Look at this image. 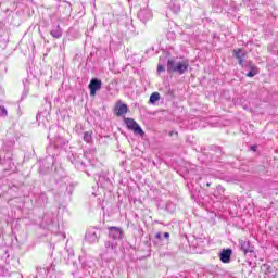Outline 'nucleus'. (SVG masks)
Masks as SVG:
<instances>
[{
	"label": "nucleus",
	"mask_w": 278,
	"mask_h": 278,
	"mask_svg": "<svg viewBox=\"0 0 278 278\" xmlns=\"http://www.w3.org/2000/svg\"><path fill=\"white\" fill-rule=\"evenodd\" d=\"M189 67L190 62H188V60L175 62L174 59H169L167 61V73H178L179 75H184Z\"/></svg>",
	"instance_id": "nucleus-1"
},
{
	"label": "nucleus",
	"mask_w": 278,
	"mask_h": 278,
	"mask_svg": "<svg viewBox=\"0 0 278 278\" xmlns=\"http://www.w3.org/2000/svg\"><path fill=\"white\" fill-rule=\"evenodd\" d=\"M146 7H142L138 12V18L141 23H147V21H151L153 18V12L149 9V0H143Z\"/></svg>",
	"instance_id": "nucleus-2"
},
{
	"label": "nucleus",
	"mask_w": 278,
	"mask_h": 278,
	"mask_svg": "<svg viewBox=\"0 0 278 278\" xmlns=\"http://www.w3.org/2000/svg\"><path fill=\"white\" fill-rule=\"evenodd\" d=\"M124 123L127 126V129H130V131H134V134L144 136V130H142V127H140V125L136 123L134 118L127 117L124 119Z\"/></svg>",
	"instance_id": "nucleus-3"
},
{
	"label": "nucleus",
	"mask_w": 278,
	"mask_h": 278,
	"mask_svg": "<svg viewBox=\"0 0 278 278\" xmlns=\"http://www.w3.org/2000/svg\"><path fill=\"white\" fill-rule=\"evenodd\" d=\"M103 86V81L99 78H92L89 83V90H90V96L94 97L97 94V91Z\"/></svg>",
	"instance_id": "nucleus-4"
},
{
	"label": "nucleus",
	"mask_w": 278,
	"mask_h": 278,
	"mask_svg": "<svg viewBox=\"0 0 278 278\" xmlns=\"http://www.w3.org/2000/svg\"><path fill=\"white\" fill-rule=\"evenodd\" d=\"M226 5H229L228 0H213L212 2L213 12H215L216 14H219V12H223V10H225Z\"/></svg>",
	"instance_id": "nucleus-5"
},
{
	"label": "nucleus",
	"mask_w": 278,
	"mask_h": 278,
	"mask_svg": "<svg viewBox=\"0 0 278 278\" xmlns=\"http://www.w3.org/2000/svg\"><path fill=\"white\" fill-rule=\"evenodd\" d=\"M131 36H136V26L134 23L128 22L124 27V34H122L121 38H131Z\"/></svg>",
	"instance_id": "nucleus-6"
},
{
	"label": "nucleus",
	"mask_w": 278,
	"mask_h": 278,
	"mask_svg": "<svg viewBox=\"0 0 278 278\" xmlns=\"http://www.w3.org/2000/svg\"><path fill=\"white\" fill-rule=\"evenodd\" d=\"M233 251L231 249L222 250L219 254V260L223 264H229L231 262V255Z\"/></svg>",
	"instance_id": "nucleus-7"
},
{
	"label": "nucleus",
	"mask_w": 278,
	"mask_h": 278,
	"mask_svg": "<svg viewBox=\"0 0 278 278\" xmlns=\"http://www.w3.org/2000/svg\"><path fill=\"white\" fill-rule=\"evenodd\" d=\"M109 236L110 238H113V240H121L122 236H123V230H121V228L118 227H110L109 228Z\"/></svg>",
	"instance_id": "nucleus-8"
},
{
	"label": "nucleus",
	"mask_w": 278,
	"mask_h": 278,
	"mask_svg": "<svg viewBox=\"0 0 278 278\" xmlns=\"http://www.w3.org/2000/svg\"><path fill=\"white\" fill-rule=\"evenodd\" d=\"M233 58L238 60V64H244V60L247 59V52H243L242 49H235L232 51Z\"/></svg>",
	"instance_id": "nucleus-9"
},
{
	"label": "nucleus",
	"mask_w": 278,
	"mask_h": 278,
	"mask_svg": "<svg viewBox=\"0 0 278 278\" xmlns=\"http://www.w3.org/2000/svg\"><path fill=\"white\" fill-rule=\"evenodd\" d=\"M86 241L89 242L90 244H94L99 242V236L97 235V231L94 230H89L86 236Z\"/></svg>",
	"instance_id": "nucleus-10"
},
{
	"label": "nucleus",
	"mask_w": 278,
	"mask_h": 278,
	"mask_svg": "<svg viewBox=\"0 0 278 278\" xmlns=\"http://www.w3.org/2000/svg\"><path fill=\"white\" fill-rule=\"evenodd\" d=\"M63 34L64 31L62 30V26H60V24L52 27V29L50 30V35L52 36V38L60 39L62 38Z\"/></svg>",
	"instance_id": "nucleus-11"
},
{
	"label": "nucleus",
	"mask_w": 278,
	"mask_h": 278,
	"mask_svg": "<svg viewBox=\"0 0 278 278\" xmlns=\"http://www.w3.org/2000/svg\"><path fill=\"white\" fill-rule=\"evenodd\" d=\"M168 8L174 12V14H179V12H181V4L179 3V0H173L168 4Z\"/></svg>",
	"instance_id": "nucleus-12"
},
{
	"label": "nucleus",
	"mask_w": 278,
	"mask_h": 278,
	"mask_svg": "<svg viewBox=\"0 0 278 278\" xmlns=\"http://www.w3.org/2000/svg\"><path fill=\"white\" fill-rule=\"evenodd\" d=\"M240 244V249L241 251L244 252V255H247V253H251V242L247 241V240H240L239 241Z\"/></svg>",
	"instance_id": "nucleus-13"
},
{
	"label": "nucleus",
	"mask_w": 278,
	"mask_h": 278,
	"mask_svg": "<svg viewBox=\"0 0 278 278\" xmlns=\"http://www.w3.org/2000/svg\"><path fill=\"white\" fill-rule=\"evenodd\" d=\"M114 112L116 116H125V114L129 112V108L127 105L115 106Z\"/></svg>",
	"instance_id": "nucleus-14"
},
{
	"label": "nucleus",
	"mask_w": 278,
	"mask_h": 278,
	"mask_svg": "<svg viewBox=\"0 0 278 278\" xmlns=\"http://www.w3.org/2000/svg\"><path fill=\"white\" fill-rule=\"evenodd\" d=\"M24 84V91L22 93L21 99H27V94H29V79L23 80Z\"/></svg>",
	"instance_id": "nucleus-15"
},
{
	"label": "nucleus",
	"mask_w": 278,
	"mask_h": 278,
	"mask_svg": "<svg viewBox=\"0 0 278 278\" xmlns=\"http://www.w3.org/2000/svg\"><path fill=\"white\" fill-rule=\"evenodd\" d=\"M255 75H260V67L253 65L250 67V71L245 74V77H255Z\"/></svg>",
	"instance_id": "nucleus-16"
},
{
	"label": "nucleus",
	"mask_w": 278,
	"mask_h": 278,
	"mask_svg": "<svg viewBox=\"0 0 278 278\" xmlns=\"http://www.w3.org/2000/svg\"><path fill=\"white\" fill-rule=\"evenodd\" d=\"M156 101H160V92H153L150 96L149 103H151L152 105H155Z\"/></svg>",
	"instance_id": "nucleus-17"
},
{
	"label": "nucleus",
	"mask_w": 278,
	"mask_h": 278,
	"mask_svg": "<svg viewBox=\"0 0 278 278\" xmlns=\"http://www.w3.org/2000/svg\"><path fill=\"white\" fill-rule=\"evenodd\" d=\"M83 140L90 144V142H92V131H86L84 134Z\"/></svg>",
	"instance_id": "nucleus-18"
},
{
	"label": "nucleus",
	"mask_w": 278,
	"mask_h": 278,
	"mask_svg": "<svg viewBox=\"0 0 278 278\" xmlns=\"http://www.w3.org/2000/svg\"><path fill=\"white\" fill-rule=\"evenodd\" d=\"M242 68H253L255 66L252 61H243V64H239Z\"/></svg>",
	"instance_id": "nucleus-19"
},
{
	"label": "nucleus",
	"mask_w": 278,
	"mask_h": 278,
	"mask_svg": "<svg viewBox=\"0 0 278 278\" xmlns=\"http://www.w3.org/2000/svg\"><path fill=\"white\" fill-rule=\"evenodd\" d=\"M53 99V93H48L46 97H45V101L46 103H48V105H51V100Z\"/></svg>",
	"instance_id": "nucleus-20"
},
{
	"label": "nucleus",
	"mask_w": 278,
	"mask_h": 278,
	"mask_svg": "<svg viewBox=\"0 0 278 278\" xmlns=\"http://www.w3.org/2000/svg\"><path fill=\"white\" fill-rule=\"evenodd\" d=\"M104 247L105 249H114V243L111 241H105Z\"/></svg>",
	"instance_id": "nucleus-21"
},
{
	"label": "nucleus",
	"mask_w": 278,
	"mask_h": 278,
	"mask_svg": "<svg viewBox=\"0 0 278 278\" xmlns=\"http://www.w3.org/2000/svg\"><path fill=\"white\" fill-rule=\"evenodd\" d=\"M0 116H8V110H5L3 106H0Z\"/></svg>",
	"instance_id": "nucleus-22"
},
{
	"label": "nucleus",
	"mask_w": 278,
	"mask_h": 278,
	"mask_svg": "<svg viewBox=\"0 0 278 278\" xmlns=\"http://www.w3.org/2000/svg\"><path fill=\"white\" fill-rule=\"evenodd\" d=\"M164 71H166V67L162 64L157 65V73H164Z\"/></svg>",
	"instance_id": "nucleus-23"
},
{
	"label": "nucleus",
	"mask_w": 278,
	"mask_h": 278,
	"mask_svg": "<svg viewBox=\"0 0 278 278\" xmlns=\"http://www.w3.org/2000/svg\"><path fill=\"white\" fill-rule=\"evenodd\" d=\"M155 238H156V240H162V232H157V233L155 235Z\"/></svg>",
	"instance_id": "nucleus-24"
},
{
	"label": "nucleus",
	"mask_w": 278,
	"mask_h": 278,
	"mask_svg": "<svg viewBox=\"0 0 278 278\" xmlns=\"http://www.w3.org/2000/svg\"><path fill=\"white\" fill-rule=\"evenodd\" d=\"M167 94H169L170 97H174V94H175V90L169 89V90H168V92H167Z\"/></svg>",
	"instance_id": "nucleus-25"
},
{
	"label": "nucleus",
	"mask_w": 278,
	"mask_h": 278,
	"mask_svg": "<svg viewBox=\"0 0 278 278\" xmlns=\"http://www.w3.org/2000/svg\"><path fill=\"white\" fill-rule=\"evenodd\" d=\"M151 51H155V49L154 48H150V49L146 50L147 55H149V53H151Z\"/></svg>",
	"instance_id": "nucleus-26"
},
{
	"label": "nucleus",
	"mask_w": 278,
	"mask_h": 278,
	"mask_svg": "<svg viewBox=\"0 0 278 278\" xmlns=\"http://www.w3.org/2000/svg\"><path fill=\"white\" fill-rule=\"evenodd\" d=\"M164 238H166V239H168V238H170V233H168V232H164Z\"/></svg>",
	"instance_id": "nucleus-27"
},
{
	"label": "nucleus",
	"mask_w": 278,
	"mask_h": 278,
	"mask_svg": "<svg viewBox=\"0 0 278 278\" xmlns=\"http://www.w3.org/2000/svg\"><path fill=\"white\" fill-rule=\"evenodd\" d=\"M115 105H125V103H123V101L119 100L115 103Z\"/></svg>",
	"instance_id": "nucleus-28"
},
{
	"label": "nucleus",
	"mask_w": 278,
	"mask_h": 278,
	"mask_svg": "<svg viewBox=\"0 0 278 278\" xmlns=\"http://www.w3.org/2000/svg\"><path fill=\"white\" fill-rule=\"evenodd\" d=\"M251 150H252V151H257V146H252V147H251Z\"/></svg>",
	"instance_id": "nucleus-29"
},
{
	"label": "nucleus",
	"mask_w": 278,
	"mask_h": 278,
	"mask_svg": "<svg viewBox=\"0 0 278 278\" xmlns=\"http://www.w3.org/2000/svg\"><path fill=\"white\" fill-rule=\"evenodd\" d=\"M59 101H60V99H58V97H55L53 103H54V104H55V103H59Z\"/></svg>",
	"instance_id": "nucleus-30"
},
{
	"label": "nucleus",
	"mask_w": 278,
	"mask_h": 278,
	"mask_svg": "<svg viewBox=\"0 0 278 278\" xmlns=\"http://www.w3.org/2000/svg\"><path fill=\"white\" fill-rule=\"evenodd\" d=\"M63 3H64L65 5L71 7V4H68V2H66V1H63Z\"/></svg>",
	"instance_id": "nucleus-31"
},
{
	"label": "nucleus",
	"mask_w": 278,
	"mask_h": 278,
	"mask_svg": "<svg viewBox=\"0 0 278 278\" xmlns=\"http://www.w3.org/2000/svg\"><path fill=\"white\" fill-rule=\"evenodd\" d=\"M31 3L34 2V0H29Z\"/></svg>",
	"instance_id": "nucleus-32"
}]
</instances>
